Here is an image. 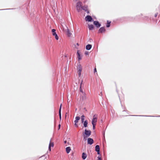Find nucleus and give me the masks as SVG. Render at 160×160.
<instances>
[{
  "label": "nucleus",
  "mask_w": 160,
  "mask_h": 160,
  "mask_svg": "<svg viewBox=\"0 0 160 160\" xmlns=\"http://www.w3.org/2000/svg\"><path fill=\"white\" fill-rule=\"evenodd\" d=\"M54 36H55V38L56 40H58V37L57 33L56 34V35H55Z\"/></svg>",
  "instance_id": "obj_25"
},
{
  "label": "nucleus",
  "mask_w": 160,
  "mask_h": 160,
  "mask_svg": "<svg viewBox=\"0 0 160 160\" xmlns=\"http://www.w3.org/2000/svg\"><path fill=\"white\" fill-rule=\"evenodd\" d=\"M49 143H51V147H53L54 146V143L53 142H50Z\"/></svg>",
  "instance_id": "obj_29"
},
{
  "label": "nucleus",
  "mask_w": 160,
  "mask_h": 160,
  "mask_svg": "<svg viewBox=\"0 0 160 160\" xmlns=\"http://www.w3.org/2000/svg\"><path fill=\"white\" fill-rule=\"evenodd\" d=\"M93 24L97 28H99L101 25V24L98 21H94Z\"/></svg>",
  "instance_id": "obj_5"
},
{
  "label": "nucleus",
  "mask_w": 160,
  "mask_h": 160,
  "mask_svg": "<svg viewBox=\"0 0 160 160\" xmlns=\"http://www.w3.org/2000/svg\"><path fill=\"white\" fill-rule=\"evenodd\" d=\"M97 72V70H96V68H95L94 69V73H95L96 72Z\"/></svg>",
  "instance_id": "obj_34"
},
{
  "label": "nucleus",
  "mask_w": 160,
  "mask_h": 160,
  "mask_svg": "<svg viewBox=\"0 0 160 160\" xmlns=\"http://www.w3.org/2000/svg\"><path fill=\"white\" fill-rule=\"evenodd\" d=\"M84 118H85V116L84 115H82L81 116V120L82 123H83V122L84 121Z\"/></svg>",
  "instance_id": "obj_22"
},
{
  "label": "nucleus",
  "mask_w": 160,
  "mask_h": 160,
  "mask_svg": "<svg viewBox=\"0 0 160 160\" xmlns=\"http://www.w3.org/2000/svg\"><path fill=\"white\" fill-rule=\"evenodd\" d=\"M74 125H75V126L76 127H78V124H77V123H75Z\"/></svg>",
  "instance_id": "obj_36"
},
{
  "label": "nucleus",
  "mask_w": 160,
  "mask_h": 160,
  "mask_svg": "<svg viewBox=\"0 0 160 160\" xmlns=\"http://www.w3.org/2000/svg\"><path fill=\"white\" fill-rule=\"evenodd\" d=\"M60 127H61V125L60 124H59L58 125V128H59V129L60 128Z\"/></svg>",
  "instance_id": "obj_37"
},
{
  "label": "nucleus",
  "mask_w": 160,
  "mask_h": 160,
  "mask_svg": "<svg viewBox=\"0 0 160 160\" xmlns=\"http://www.w3.org/2000/svg\"><path fill=\"white\" fill-rule=\"evenodd\" d=\"M62 104H61L60 106L59 109V118L60 120H61V108H62Z\"/></svg>",
  "instance_id": "obj_10"
},
{
  "label": "nucleus",
  "mask_w": 160,
  "mask_h": 160,
  "mask_svg": "<svg viewBox=\"0 0 160 160\" xmlns=\"http://www.w3.org/2000/svg\"><path fill=\"white\" fill-rule=\"evenodd\" d=\"M80 52V51L78 50L77 51V55L78 56V60H81L82 59V57L81 56Z\"/></svg>",
  "instance_id": "obj_11"
},
{
  "label": "nucleus",
  "mask_w": 160,
  "mask_h": 160,
  "mask_svg": "<svg viewBox=\"0 0 160 160\" xmlns=\"http://www.w3.org/2000/svg\"><path fill=\"white\" fill-rule=\"evenodd\" d=\"M82 97H81V98L82 99V100H83L85 99V98H86V94L85 93H84V94H82Z\"/></svg>",
  "instance_id": "obj_21"
},
{
  "label": "nucleus",
  "mask_w": 160,
  "mask_h": 160,
  "mask_svg": "<svg viewBox=\"0 0 160 160\" xmlns=\"http://www.w3.org/2000/svg\"><path fill=\"white\" fill-rule=\"evenodd\" d=\"M111 112H112V114H113V111H114V110H111Z\"/></svg>",
  "instance_id": "obj_39"
},
{
  "label": "nucleus",
  "mask_w": 160,
  "mask_h": 160,
  "mask_svg": "<svg viewBox=\"0 0 160 160\" xmlns=\"http://www.w3.org/2000/svg\"><path fill=\"white\" fill-rule=\"evenodd\" d=\"M12 9H13L12 8ZM9 9H11L9 8V9H0V10H9Z\"/></svg>",
  "instance_id": "obj_33"
},
{
  "label": "nucleus",
  "mask_w": 160,
  "mask_h": 160,
  "mask_svg": "<svg viewBox=\"0 0 160 160\" xmlns=\"http://www.w3.org/2000/svg\"><path fill=\"white\" fill-rule=\"evenodd\" d=\"M80 119V118L79 116H77L75 118V120H77V121H78Z\"/></svg>",
  "instance_id": "obj_26"
},
{
  "label": "nucleus",
  "mask_w": 160,
  "mask_h": 160,
  "mask_svg": "<svg viewBox=\"0 0 160 160\" xmlns=\"http://www.w3.org/2000/svg\"><path fill=\"white\" fill-rule=\"evenodd\" d=\"M88 28L89 30H92L94 28L93 25L92 24H88Z\"/></svg>",
  "instance_id": "obj_15"
},
{
  "label": "nucleus",
  "mask_w": 160,
  "mask_h": 160,
  "mask_svg": "<svg viewBox=\"0 0 160 160\" xmlns=\"http://www.w3.org/2000/svg\"><path fill=\"white\" fill-rule=\"evenodd\" d=\"M82 9L83 10L85 11L88 14L89 13V12L88 10V6H84L81 7V9Z\"/></svg>",
  "instance_id": "obj_9"
},
{
  "label": "nucleus",
  "mask_w": 160,
  "mask_h": 160,
  "mask_svg": "<svg viewBox=\"0 0 160 160\" xmlns=\"http://www.w3.org/2000/svg\"><path fill=\"white\" fill-rule=\"evenodd\" d=\"M85 20L86 21L91 22L93 21V19L91 16L87 15L85 18Z\"/></svg>",
  "instance_id": "obj_2"
},
{
  "label": "nucleus",
  "mask_w": 160,
  "mask_h": 160,
  "mask_svg": "<svg viewBox=\"0 0 160 160\" xmlns=\"http://www.w3.org/2000/svg\"><path fill=\"white\" fill-rule=\"evenodd\" d=\"M84 54L86 55H88V52L87 51H86L84 52Z\"/></svg>",
  "instance_id": "obj_28"
},
{
  "label": "nucleus",
  "mask_w": 160,
  "mask_h": 160,
  "mask_svg": "<svg viewBox=\"0 0 160 160\" xmlns=\"http://www.w3.org/2000/svg\"><path fill=\"white\" fill-rule=\"evenodd\" d=\"M52 34L53 36L55 35H56V30L54 29H53L52 30Z\"/></svg>",
  "instance_id": "obj_23"
},
{
  "label": "nucleus",
  "mask_w": 160,
  "mask_h": 160,
  "mask_svg": "<svg viewBox=\"0 0 160 160\" xmlns=\"http://www.w3.org/2000/svg\"><path fill=\"white\" fill-rule=\"evenodd\" d=\"M106 29L104 27H101L98 31V33H102L105 32Z\"/></svg>",
  "instance_id": "obj_8"
},
{
  "label": "nucleus",
  "mask_w": 160,
  "mask_h": 160,
  "mask_svg": "<svg viewBox=\"0 0 160 160\" xmlns=\"http://www.w3.org/2000/svg\"><path fill=\"white\" fill-rule=\"evenodd\" d=\"M82 81L80 83V92L82 93V94H84V93H85L82 90Z\"/></svg>",
  "instance_id": "obj_13"
},
{
  "label": "nucleus",
  "mask_w": 160,
  "mask_h": 160,
  "mask_svg": "<svg viewBox=\"0 0 160 160\" xmlns=\"http://www.w3.org/2000/svg\"><path fill=\"white\" fill-rule=\"evenodd\" d=\"M91 132L90 130H87L86 129L85 130L84 134L87 137H89L91 134Z\"/></svg>",
  "instance_id": "obj_4"
},
{
  "label": "nucleus",
  "mask_w": 160,
  "mask_h": 160,
  "mask_svg": "<svg viewBox=\"0 0 160 160\" xmlns=\"http://www.w3.org/2000/svg\"><path fill=\"white\" fill-rule=\"evenodd\" d=\"M111 22L110 21H109L108 20L107 21V23L106 24V25L107 27L109 28L110 27V26Z\"/></svg>",
  "instance_id": "obj_20"
},
{
  "label": "nucleus",
  "mask_w": 160,
  "mask_h": 160,
  "mask_svg": "<svg viewBox=\"0 0 160 160\" xmlns=\"http://www.w3.org/2000/svg\"><path fill=\"white\" fill-rule=\"evenodd\" d=\"M158 13H156L155 14V15H154V17H157V15H158Z\"/></svg>",
  "instance_id": "obj_32"
},
{
  "label": "nucleus",
  "mask_w": 160,
  "mask_h": 160,
  "mask_svg": "<svg viewBox=\"0 0 160 160\" xmlns=\"http://www.w3.org/2000/svg\"><path fill=\"white\" fill-rule=\"evenodd\" d=\"M88 144L90 145L92 144L94 142V141L92 138H89L88 139Z\"/></svg>",
  "instance_id": "obj_7"
},
{
  "label": "nucleus",
  "mask_w": 160,
  "mask_h": 160,
  "mask_svg": "<svg viewBox=\"0 0 160 160\" xmlns=\"http://www.w3.org/2000/svg\"><path fill=\"white\" fill-rule=\"evenodd\" d=\"M77 68L78 72H81L82 71V67L80 64L78 65Z\"/></svg>",
  "instance_id": "obj_19"
},
{
  "label": "nucleus",
  "mask_w": 160,
  "mask_h": 160,
  "mask_svg": "<svg viewBox=\"0 0 160 160\" xmlns=\"http://www.w3.org/2000/svg\"><path fill=\"white\" fill-rule=\"evenodd\" d=\"M71 150V149L70 147H67L66 148V152L67 153H69Z\"/></svg>",
  "instance_id": "obj_17"
},
{
  "label": "nucleus",
  "mask_w": 160,
  "mask_h": 160,
  "mask_svg": "<svg viewBox=\"0 0 160 160\" xmlns=\"http://www.w3.org/2000/svg\"><path fill=\"white\" fill-rule=\"evenodd\" d=\"M87 155L86 153L83 152L82 153V158L83 160H85L87 157Z\"/></svg>",
  "instance_id": "obj_12"
},
{
  "label": "nucleus",
  "mask_w": 160,
  "mask_h": 160,
  "mask_svg": "<svg viewBox=\"0 0 160 160\" xmlns=\"http://www.w3.org/2000/svg\"><path fill=\"white\" fill-rule=\"evenodd\" d=\"M74 122L75 123H77L78 122V121H77V120H75L74 121Z\"/></svg>",
  "instance_id": "obj_35"
},
{
  "label": "nucleus",
  "mask_w": 160,
  "mask_h": 160,
  "mask_svg": "<svg viewBox=\"0 0 160 160\" xmlns=\"http://www.w3.org/2000/svg\"><path fill=\"white\" fill-rule=\"evenodd\" d=\"M92 47V45L91 44H88L86 46V49L88 50H89L91 49Z\"/></svg>",
  "instance_id": "obj_14"
},
{
  "label": "nucleus",
  "mask_w": 160,
  "mask_h": 160,
  "mask_svg": "<svg viewBox=\"0 0 160 160\" xmlns=\"http://www.w3.org/2000/svg\"><path fill=\"white\" fill-rule=\"evenodd\" d=\"M95 150L98 155H100V147L99 145H96L95 147Z\"/></svg>",
  "instance_id": "obj_6"
},
{
  "label": "nucleus",
  "mask_w": 160,
  "mask_h": 160,
  "mask_svg": "<svg viewBox=\"0 0 160 160\" xmlns=\"http://www.w3.org/2000/svg\"><path fill=\"white\" fill-rule=\"evenodd\" d=\"M71 34L72 33H71L69 30L68 29H67V36L68 37H70L71 36Z\"/></svg>",
  "instance_id": "obj_16"
},
{
  "label": "nucleus",
  "mask_w": 160,
  "mask_h": 160,
  "mask_svg": "<svg viewBox=\"0 0 160 160\" xmlns=\"http://www.w3.org/2000/svg\"><path fill=\"white\" fill-rule=\"evenodd\" d=\"M92 129L93 130H94L95 128L96 124L93 123V122H92Z\"/></svg>",
  "instance_id": "obj_24"
},
{
  "label": "nucleus",
  "mask_w": 160,
  "mask_h": 160,
  "mask_svg": "<svg viewBox=\"0 0 160 160\" xmlns=\"http://www.w3.org/2000/svg\"><path fill=\"white\" fill-rule=\"evenodd\" d=\"M125 111H125V110H124V111H123V112H125Z\"/></svg>",
  "instance_id": "obj_42"
},
{
  "label": "nucleus",
  "mask_w": 160,
  "mask_h": 160,
  "mask_svg": "<svg viewBox=\"0 0 160 160\" xmlns=\"http://www.w3.org/2000/svg\"><path fill=\"white\" fill-rule=\"evenodd\" d=\"M149 117H153V116H149Z\"/></svg>",
  "instance_id": "obj_41"
},
{
  "label": "nucleus",
  "mask_w": 160,
  "mask_h": 160,
  "mask_svg": "<svg viewBox=\"0 0 160 160\" xmlns=\"http://www.w3.org/2000/svg\"><path fill=\"white\" fill-rule=\"evenodd\" d=\"M77 45L78 46L79 45V44L78 43H77Z\"/></svg>",
  "instance_id": "obj_40"
},
{
  "label": "nucleus",
  "mask_w": 160,
  "mask_h": 160,
  "mask_svg": "<svg viewBox=\"0 0 160 160\" xmlns=\"http://www.w3.org/2000/svg\"><path fill=\"white\" fill-rule=\"evenodd\" d=\"M97 115H94L93 118L92 120V122H93V123L96 124L97 121Z\"/></svg>",
  "instance_id": "obj_3"
},
{
  "label": "nucleus",
  "mask_w": 160,
  "mask_h": 160,
  "mask_svg": "<svg viewBox=\"0 0 160 160\" xmlns=\"http://www.w3.org/2000/svg\"><path fill=\"white\" fill-rule=\"evenodd\" d=\"M67 141L65 140V141H64V143L66 144V143H67Z\"/></svg>",
  "instance_id": "obj_38"
},
{
  "label": "nucleus",
  "mask_w": 160,
  "mask_h": 160,
  "mask_svg": "<svg viewBox=\"0 0 160 160\" xmlns=\"http://www.w3.org/2000/svg\"><path fill=\"white\" fill-rule=\"evenodd\" d=\"M83 126L86 128L88 126V122L87 120H85L83 122Z\"/></svg>",
  "instance_id": "obj_18"
},
{
  "label": "nucleus",
  "mask_w": 160,
  "mask_h": 160,
  "mask_svg": "<svg viewBox=\"0 0 160 160\" xmlns=\"http://www.w3.org/2000/svg\"><path fill=\"white\" fill-rule=\"evenodd\" d=\"M78 76L79 77L81 76V72H79L78 73Z\"/></svg>",
  "instance_id": "obj_31"
},
{
  "label": "nucleus",
  "mask_w": 160,
  "mask_h": 160,
  "mask_svg": "<svg viewBox=\"0 0 160 160\" xmlns=\"http://www.w3.org/2000/svg\"><path fill=\"white\" fill-rule=\"evenodd\" d=\"M98 160H102V158L101 157H100L99 156H98Z\"/></svg>",
  "instance_id": "obj_30"
},
{
  "label": "nucleus",
  "mask_w": 160,
  "mask_h": 160,
  "mask_svg": "<svg viewBox=\"0 0 160 160\" xmlns=\"http://www.w3.org/2000/svg\"><path fill=\"white\" fill-rule=\"evenodd\" d=\"M158 117H160V116H158Z\"/></svg>",
  "instance_id": "obj_43"
},
{
  "label": "nucleus",
  "mask_w": 160,
  "mask_h": 160,
  "mask_svg": "<svg viewBox=\"0 0 160 160\" xmlns=\"http://www.w3.org/2000/svg\"><path fill=\"white\" fill-rule=\"evenodd\" d=\"M82 3L81 2H78L77 3V10L78 12H79L81 10V7H82Z\"/></svg>",
  "instance_id": "obj_1"
},
{
  "label": "nucleus",
  "mask_w": 160,
  "mask_h": 160,
  "mask_svg": "<svg viewBox=\"0 0 160 160\" xmlns=\"http://www.w3.org/2000/svg\"><path fill=\"white\" fill-rule=\"evenodd\" d=\"M51 143H49V147H48V149L50 151H51Z\"/></svg>",
  "instance_id": "obj_27"
}]
</instances>
